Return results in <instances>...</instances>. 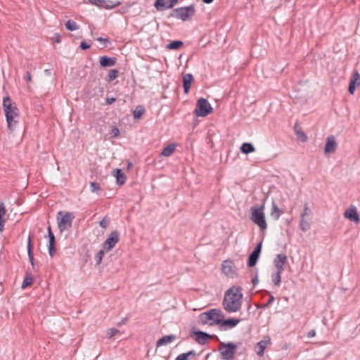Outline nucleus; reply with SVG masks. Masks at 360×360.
Returning a JSON list of instances; mask_svg holds the SVG:
<instances>
[{
    "instance_id": "obj_45",
    "label": "nucleus",
    "mask_w": 360,
    "mask_h": 360,
    "mask_svg": "<svg viewBox=\"0 0 360 360\" xmlns=\"http://www.w3.org/2000/svg\"><path fill=\"white\" fill-rule=\"evenodd\" d=\"M262 242H260L259 243H258L257 245V246L255 248L254 250L252 251V252L254 253H256L257 255H260V252H261V250H262Z\"/></svg>"
},
{
    "instance_id": "obj_20",
    "label": "nucleus",
    "mask_w": 360,
    "mask_h": 360,
    "mask_svg": "<svg viewBox=\"0 0 360 360\" xmlns=\"http://www.w3.org/2000/svg\"><path fill=\"white\" fill-rule=\"evenodd\" d=\"M240 321V319H221V322L219 323L220 326H228L229 328H233L236 327Z\"/></svg>"
},
{
    "instance_id": "obj_55",
    "label": "nucleus",
    "mask_w": 360,
    "mask_h": 360,
    "mask_svg": "<svg viewBox=\"0 0 360 360\" xmlns=\"http://www.w3.org/2000/svg\"><path fill=\"white\" fill-rule=\"evenodd\" d=\"M97 41H106V42H108V39H104V38H102V37H98L96 39Z\"/></svg>"
},
{
    "instance_id": "obj_27",
    "label": "nucleus",
    "mask_w": 360,
    "mask_h": 360,
    "mask_svg": "<svg viewBox=\"0 0 360 360\" xmlns=\"http://www.w3.org/2000/svg\"><path fill=\"white\" fill-rule=\"evenodd\" d=\"M240 150L244 154H249L255 151V148L250 143H244L240 147Z\"/></svg>"
},
{
    "instance_id": "obj_49",
    "label": "nucleus",
    "mask_w": 360,
    "mask_h": 360,
    "mask_svg": "<svg viewBox=\"0 0 360 360\" xmlns=\"http://www.w3.org/2000/svg\"><path fill=\"white\" fill-rule=\"evenodd\" d=\"M99 224L102 228L105 229L109 224V221L103 219L100 221Z\"/></svg>"
},
{
    "instance_id": "obj_43",
    "label": "nucleus",
    "mask_w": 360,
    "mask_h": 360,
    "mask_svg": "<svg viewBox=\"0 0 360 360\" xmlns=\"http://www.w3.org/2000/svg\"><path fill=\"white\" fill-rule=\"evenodd\" d=\"M90 187H91V191L94 193L100 190V186H99L98 184L95 183V182H91Z\"/></svg>"
},
{
    "instance_id": "obj_53",
    "label": "nucleus",
    "mask_w": 360,
    "mask_h": 360,
    "mask_svg": "<svg viewBox=\"0 0 360 360\" xmlns=\"http://www.w3.org/2000/svg\"><path fill=\"white\" fill-rule=\"evenodd\" d=\"M259 282V280H258V278H257V275H256L252 279V283L254 285H255L256 284H257Z\"/></svg>"
},
{
    "instance_id": "obj_2",
    "label": "nucleus",
    "mask_w": 360,
    "mask_h": 360,
    "mask_svg": "<svg viewBox=\"0 0 360 360\" xmlns=\"http://www.w3.org/2000/svg\"><path fill=\"white\" fill-rule=\"evenodd\" d=\"M3 109L6 118L8 129L13 131L18 123L19 114L16 104L8 96L3 99Z\"/></svg>"
},
{
    "instance_id": "obj_34",
    "label": "nucleus",
    "mask_w": 360,
    "mask_h": 360,
    "mask_svg": "<svg viewBox=\"0 0 360 360\" xmlns=\"http://www.w3.org/2000/svg\"><path fill=\"white\" fill-rule=\"evenodd\" d=\"M144 112H145V109L143 106H141V105L137 106L133 112L134 119L141 118V116L143 115Z\"/></svg>"
},
{
    "instance_id": "obj_8",
    "label": "nucleus",
    "mask_w": 360,
    "mask_h": 360,
    "mask_svg": "<svg viewBox=\"0 0 360 360\" xmlns=\"http://www.w3.org/2000/svg\"><path fill=\"white\" fill-rule=\"evenodd\" d=\"M236 345L232 342L221 343L219 348L221 359L224 360H232L236 351Z\"/></svg>"
},
{
    "instance_id": "obj_28",
    "label": "nucleus",
    "mask_w": 360,
    "mask_h": 360,
    "mask_svg": "<svg viewBox=\"0 0 360 360\" xmlns=\"http://www.w3.org/2000/svg\"><path fill=\"white\" fill-rule=\"evenodd\" d=\"M310 219H307V218H301L300 222V229L305 232L308 231L311 227V223H310Z\"/></svg>"
},
{
    "instance_id": "obj_15",
    "label": "nucleus",
    "mask_w": 360,
    "mask_h": 360,
    "mask_svg": "<svg viewBox=\"0 0 360 360\" xmlns=\"http://www.w3.org/2000/svg\"><path fill=\"white\" fill-rule=\"evenodd\" d=\"M193 333L195 336V341L200 345H205L212 337L211 335L201 330L194 331Z\"/></svg>"
},
{
    "instance_id": "obj_38",
    "label": "nucleus",
    "mask_w": 360,
    "mask_h": 360,
    "mask_svg": "<svg viewBox=\"0 0 360 360\" xmlns=\"http://www.w3.org/2000/svg\"><path fill=\"white\" fill-rule=\"evenodd\" d=\"M155 8L159 11H163L167 8L166 0H156L155 3Z\"/></svg>"
},
{
    "instance_id": "obj_24",
    "label": "nucleus",
    "mask_w": 360,
    "mask_h": 360,
    "mask_svg": "<svg viewBox=\"0 0 360 360\" xmlns=\"http://www.w3.org/2000/svg\"><path fill=\"white\" fill-rule=\"evenodd\" d=\"M6 213V207L4 202H0V232L4 229L5 219L4 217Z\"/></svg>"
},
{
    "instance_id": "obj_52",
    "label": "nucleus",
    "mask_w": 360,
    "mask_h": 360,
    "mask_svg": "<svg viewBox=\"0 0 360 360\" xmlns=\"http://www.w3.org/2000/svg\"><path fill=\"white\" fill-rule=\"evenodd\" d=\"M115 101V98L113 97L106 98V104L111 105Z\"/></svg>"
},
{
    "instance_id": "obj_11",
    "label": "nucleus",
    "mask_w": 360,
    "mask_h": 360,
    "mask_svg": "<svg viewBox=\"0 0 360 360\" xmlns=\"http://www.w3.org/2000/svg\"><path fill=\"white\" fill-rule=\"evenodd\" d=\"M288 261V257L285 254H278L274 259V265L276 268V271L283 272L284 266Z\"/></svg>"
},
{
    "instance_id": "obj_9",
    "label": "nucleus",
    "mask_w": 360,
    "mask_h": 360,
    "mask_svg": "<svg viewBox=\"0 0 360 360\" xmlns=\"http://www.w3.org/2000/svg\"><path fill=\"white\" fill-rule=\"evenodd\" d=\"M120 240V233L115 230L110 233L103 244V248L106 251L111 250Z\"/></svg>"
},
{
    "instance_id": "obj_14",
    "label": "nucleus",
    "mask_w": 360,
    "mask_h": 360,
    "mask_svg": "<svg viewBox=\"0 0 360 360\" xmlns=\"http://www.w3.org/2000/svg\"><path fill=\"white\" fill-rule=\"evenodd\" d=\"M271 343L270 338L266 336L263 340H260L257 342L255 347V352L259 356H262L264 355V352L266 348L267 345Z\"/></svg>"
},
{
    "instance_id": "obj_25",
    "label": "nucleus",
    "mask_w": 360,
    "mask_h": 360,
    "mask_svg": "<svg viewBox=\"0 0 360 360\" xmlns=\"http://www.w3.org/2000/svg\"><path fill=\"white\" fill-rule=\"evenodd\" d=\"M27 255H28V258H29L30 262L31 263L32 267L34 268L35 264H34V255H33V252H32V240H31L30 236L29 237L28 242H27Z\"/></svg>"
},
{
    "instance_id": "obj_5",
    "label": "nucleus",
    "mask_w": 360,
    "mask_h": 360,
    "mask_svg": "<svg viewBox=\"0 0 360 360\" xmlns=\"http://www.w3.org/2000/svg\"><path fill=\"white\" fill-rule=\"evenodd\" d=\"M195 13V8L193 5L180 7L172 10L171 16L183 21L189 20Z\"/></svg>"
},
{
    "instance_id": "obj_33",
    "label": "nucleus",
    "mask_w": 360,
    "mask_h": 360,
    "mask_svg": "<svg viewBox=\"0 0 360 360\" xmlns=\"http://www.w3.org/2000/svg\"><path fill=\"white\" fill-rule=\"evenodd\" d=\"M183 46V41H173L167 45V48L171 50L179 49Z\"/></svg>"
},
{
    "instance_id": "obj_23",
    "label": "nucleus",
    "mask_w": 360,
    "mask_h": 360,
    "mask_svg": "<svg viewBox=\"0 0 360 360\" xmlns=\"http://www.w3.org/2000/svg\"><path fill=\"white\" fill-rule=\"evenodd\" d=\"M284 212L279 209L278 207L276 205L274 201L272 202L271 205V216L273 217L275 220H278L280 217V216Z\"/></svg>"
},
{
    "instance_id": "obj_7",
    "label": "nucleus",
    "mask_w": 360,
    "mask_h": 360,
    "mask_svg": "<svg viewBox=\"0 0 360 360\" xmlns=\"http://www.w3.org/2000/svg\"><path fill=\"white\" fill-rule=\"evenodd\" d=\"M212 107L204 98L198 100L194 114L198 117H205L212 112Z\"/></svg>"
},
{
    "instance_id": "obj_29",
    "label": "nucleus",
    "mask_w": 360,
    "mask_h": 360,
    "mask_svg": "<svg viewBox=\"0 0 360 360\" xmlns=\"http://www.w3.org/2000/svg\"><path fill=\"white\" fill-rule=\"evenodd\" d=\"M195 354L194 350H191L186 353L180 354L176 357L175 360H188L191 357H194Z\"/></svg>"
},
{
    "instance_id": "obj_51",
    "label": "nucleus",
    "mask_w": 360,
    "mask_h": 360,
    "mask_svg": "<svg viewBox=\"0 0 360 360\" xmlns=\"http://www.w3.org/2000/svg\"><path fill=\"white\" fill-rule=\"evenodd\" d=\"M315 335H316V330L314 329H311L307 333V337L309 338H314V337H315Z\"/></svg>"
},
{
    "instance_id": "obj_44",
    "label": "nucleus",
    "mask_w": 360,
    "mask_h": 360,
    "mask_svg": "<svg viewBox=\"0 0 360 360\" xmlns=\"http://www.w3.org/2000/svg\"><path fill=\"white\" fill-rule=\"evenodd\" d=\"M177 1H178V0H166V4H167L166 7L167 8H171L177 3Z\"/></svg>"
},
{
    "instance_id": "obj_36",
    "label": "nucleus",
    "mask_w": 360,
    "mask_h": 360,
    "mask_svg": "<svg viewBox=\"0 0 360 360\" xmlns=\"http://www.w3.org/2000/svg\"><path fill=\"white\" fill-rule=\"evenodd\" d=\"M65 25V27L70 31H75L79 29V25L75 21L70 20H68Z\"/></svg>"
},
{
    "instance_id": "obj_32",
    "label": "nucleus",
    "mask_w": 360,
    "mask_h": 360,
    "mask_svg": "<svg viewBox=\"0 0 360 360\" xmlns=\"http://www.w3.org/2000/svg\"><path fill=\"white\" fill-rule=\"evenodd\" d=\"M283 272L276 271L271 275V279L275 285L278 286L281 282V274Z\"/></svg>"
},
{
    "instance_id": "obj_40",
    "label": "nucleus",
    "mask_w": 360,
    "mask_h": 360,
    "mask_svg": "<svg viewBox=\"0 0 360 360\" xmlns=\"http://www.w3.org/2000/svg\"><path fill=\"white\" fill-rule=\"evenodd\" d=\"M294 129H295V131L296 134L297 135L298 138H300L303 142L307 141V135L302 131L297 129V125H295L294 127Z\"/></svg>"
},
{
    "instance_id": "obj_56",
    "label": "nucleus",
    "mask_w": 360,
    "mask_h": 360,
    "mask_svg": "<svg viewBox=\"0 0 360 360\" xmlns=\"http://www.w3.org/2000/svg\"><path fill=\"white\" fill-rule=\"evenodd\" d=\"M214 0H202V1L205 4H211Z\"/></svg>"
},
{
    "instance_id": "obj_30",
    "label": "nucleus",
    "mask_w": 360,
    "mask_h": 360,
    "mask_svg": "<svg viewBox=\"0 0 360 360\" xmlns=\"http://www.w3.org/2000/svg\"><path fill=\"white\" fill-rule=\"evenodd\" d=\"M259 255L252 252L248 257V266L252 267V266H255V264H257V262L259 259Z\"/></svg>"
},
{
    "instance_id": "obj_6",
    "label": "nucleus",
    "mask_w": 360,
    "mask_h": 360,
    "mask_svg": "<svg viewBox=\"0 0 360 360\" xmlns=\"http://www.w3.org/2000/svg\"><path fill=\"white\" fill-rule=\"evenodd\" d=\"M74 219V215L70 212H65L63 213L62 211H60L58 213L57 221H58V226L60 232H63L70 229L72 227V220Z\"/></svg>"
},
{
    "instance_id": "obj_17",
    "label": "nucleus",
    "mask_w": 360,
    "mask_h": 360,
    "mask_svg": "<svg viewBox=\"0 0 360 360\" xmlns=\"http://www.w3.org/2000/svg\"><path fill=\"white\" fill-rule=\"evenodd\" d=\"M360 85V75L358 72H354L352 78L350 79L348 91L350 94H353L356 86Z\"/></svg>"
},
{
    "instance_id": "obj_22",
    "label": "nucleus",
    "mask_w": 360,
    "mask_h": 360,
    "mask_svg": "<svg viewBox=\"0 0 360 360\" xmlns=\"http://www.w3.org/2000/svg\"><path fill=\"white\" fill-rule=\"evenodd\" d=\"M115 172L117 184L119 186L124 185L127 179L125 174L120 169H116Z\"/></svg>"
},
{
    "instance_id": "obj_39",
    "label": "nucleus",
    "mask_w": 360,
    "mask_h": 360,
    "mask_svg": "<svg viewBox=\"0 0 360 360\" xmlns=\"http://www.w3.org/2000/svg\"><path fill=\"white\" fill-rule=\"evenodd\" d=\"M312 214L311 210L309 208L307 203H304L303 212L301 214V218L310 217Z\"/></svg>"
},
{
    "instance_id": "obj_16",
    "label": "nucleus",
    "mask_w": 360,
    "mask_h": 360,
    "mask_svg": "<svg viewBox=\"0 0 360 360\" xmlns=\"http://www.w3.org/2000/svg\"><path fill=\"white\" fill-rule=\"evenodd\" d=\"M344 217L355 223H358L359 221V214L356 207H349V209L346 210L344 213Z\"/></svg>"
},
{
    "instance_id": "obj_12",
    "label": "nucleus",
    "mask_w": 360,
    "mask_h": 360,
    "mask_svg": "<svg viewBox=\"0 0 360 360\" xmlns=\"http://www.w3.org/2000/svg\"><path fill=\"white\" fill-rule=\"evenodd\" d=\"M221 271L223 274L230 278H234L236 276V272L233 269V263L231 261H224L221 264Z\"/></svg>"
},
{
    "instance_id": "obj_19",
    "label": "nucleus",
    "mask_w": 360,
    "mask_h": 360,
    "mask_svg": "<svg viewBox=\"0 0 360 360\" xmlns=\"http://www.w3.org/2000/svg\"><path fill=\"white\" fill-rule=\"evenodd\" d=\"M193 80V77L190 73L186 74L183 76V86L185 94L188 93Z\"/></svg>"
},
{
    "instance_id": "obj_10",
    "label": "nucleus",
    "mask_w": 360,
    "mask_h": 360,
    "mask_svg": "<svg viewBox=\"0 0 360 360\" xmlns=\"http://www.w3.org/2000/svg\"><path fill=\"white\" fill-rule=\"evenodd\" d=\"M91 5L98 6L105 9H112L120 6V1H114L111 0H88Z\"/></svg>"
},
{
    "instance_id": "obj_57",
    "label": "nucleus",
    "mask_w": 360,
    "mask_h": 360,
    "mask_svg": "<svg viewBox=\"0 0 360 360\" xmlns=\"http://www.w3.org/2000/svg\"><path fill=\"white\" fill-rule=\"evenodd\" d=\"M45 72H46L47 75H50V74H51V72H50V71H49V70H45Z\"/></svg>"
},
{
    "instance_id": "obj_21",
    "label": "nucleus",
    "mask_w": 360,
    "mask_h": 360,
    "mask_svg": "<svg viewBox=\"0 0 360 360\" xmlns=\"http://www.w3.org/2000/svg\"><path fill=\"white\" fill-rule=\"evenodd\" d=\"M176 339V336L175 335H165L157 341L156 346L158 347L165 345H167Z\"/></svg>"
},
{
    "instance_id": "obj_41",
    "label": "nucleus",
    "mask_w": 360,
    "mask_h": 360,
    "mask_svg": "<svg viewBox=\"0 0 360 360\" xmlns=\"http://www.w3.org/2000/svg\"><path fill=\"white\" fill-rule=\"evenodd\" d=\"M104 249L103 250H101L100 251H98V252L96 255L95 256V260H96V264H100L102 259H103V257L104 256Z\"/></svg>"
},
{
    "instance_id": "obj_46",
    "label": "nucleus",
    "mask_w": 360,
    "mask_h": 360,
    "mask_svg": "<svg viewBox=\"0 0 360 360\" xmlns=\"http://www.w3.org/2000/svg\"><path fill=\"white\" fill-rule=\"evenodd\" d=\"M79 47L82 49V50H86V49H88L89 48L91 47V44H89L86 41H82L80 43V46Z\"/></svg>"
},
{
    "instance_id": "obj_18",
    "label": "nucleus",
    "mask_w": 360,
    "mask_h": 360,
    "mask_svg": "<svg viewBox=\"0 0 360 360\" xmlns=\"http://www.w3.org/2000/svg\"><path fill=\"white\" fill-rule=\"evenodd\" d=\"M117 58L106 56L100 57L99 64L103 68L112 67L116 64Z\"/></svg>"
},
{
    "instance_id": "obj_1",
    "label": "nucleus",
    "mask_w": 360,
    "mask_h": 360,
    "mask_svg": "<svg viewBox=\"0 0 360 360\" xmlns=\"http://www.w3.org/2000/svg\"><path fill=\"white\" fill-rule=\"evenodd\" d=\"M242 300V288L233 286L228 289L224 294L222 302L223 307L229 313L237 312L241 308Z\"/></svg>"
},
{
    "instance_id": "obj_50",
    "label": "nucleus",
    "mask_w": 360,
    "mask_h": 360,
    "mask_svg": "<svg viewBox=\"0 0 360 360\" xmlns=\"http://www.w3.org/2000/svg\"><path fill=\"white\" fill-rule=\"evenodd\" d=\"M275 298L273 295H270L269 299L268 302L264 304V307H268L270 306V304L274 301Z\"/></svg>"
},
{
    "instance_id": "obj_42",
    "label": "nucleus",
    "mask_w": 360,
    "mask_h": 360,
    "mask_svg": "<svg viewBox=\"0 0 360 360\" xmlns=\"http://www.w3.org/2000/svg\"><path fill=\"white\" fill-rule=\"evenodd\" d=\"M119 333V330L115 328H110L107 331V335L109 338L115 336L116 334Z\"/></svg>"
},
{
    "instance_id": "obj_35",
    "label": "nucleus",
    "mask_w": 360,
    "mask_h": 360,
    "mask_svg": "<svg viewBox=\"0 0 360 360\" xmlns=\"http://www.w3.org/2000/svg\"><path fill=\"white\" fill-rule=\"evenodd\" d=\"M55 245H56V238H54V240L49 239L48 248H49V254L51 257H53L54 255V254L56 253V250Z\"/></svg>"
},
{
    "instance_id": "obj_26",
    "label": "nucleus",
    "mask_w": 360,
    "mask_h": 360,
    "mask_svg": "<svg viewBox=\"0 0 360 360\" xmlns=\"http://www.w3.org/2000/svg\"><path fill=\"white\" fill-rule=\"evenodd\" d=\"M176 148V144L171 143L165 147L161 153V155L165 157H169L173 154Z\"/></svg>"
},
{
    "instance_id": "obj_3",
    "label": "nucleus",
    "mask_w": 360,
    "mask_h": 360,
    "mask_svg": "<svg viewBox=\"0 0 360 360\" xmlns=\"http://www.w3.org/2000/svg\"><path fill=\"white\" fill-rule=\"evenodd\" d=\"M224 315L220 309H212L199 315V322L202 325H219L221 319H224Z\"/></svg>"
},
{
    "instance_id": "obj_48",
    "label": "nucleus",
    "mask_w": 360,
    "mask_h": 360,
    "mask_svg": "<svg viewBox=\"0 0 360 360\" xmlns=\"http://www.w3.org/2000/svg\"><path fill=\"white\" fill-rule=\"evenodd\" d=\"M47 232H48L49 239L54 240L55 236L52 232L51 226H49V227L47 229Z\"/></svg>"
},
{
    "instance_id": "obj_54",
    "label": "nucleus",
    "mask_w": 360,
    "mask_h": 360,
    "mask_svg": "<svg viewBox=\"0 0 360 360\" xmlns=\"http://www.w3.org/2000/svg\"><path fill=\"white\" fill-rule=\"evenodd\" d=\"M25 79L27 81V82H30L31 81V75L29 72H27L26 73V77H25Z\"/></svg>"
},
{
    "instance_id": "obj_4",
    "label": "nucleus",
    "mask_w": 360,
    "mask_h": 360,
    "mask_svg": "<svg viewBox=\"0 0 360 360\" xmlns=\"http://www.w3.org/2000/svg\"><path fill=\"white\" fill-rule=\"evenodd\" d=\"M264 210V204H262L260 207H251L250 219L262 231L266 230L267 228Z\"/></svg>"
},
{
    "instance_id": "obj_31",
    "label": "nucleus",
    "mask_w": 360,
    "mask_h": 360,
    "mask_svg": "<svg viewBox=\"0 0 360 360\" xmlns=\"http://www.w3.org/2000/svg\"><path fill=\"white\" fill-rule=\"evenodd\" d=\"M119 75V71L116 69H111L108 74L106 81L110 82L115 79Z\"/></svg>"
},
{
    "instance_id": "obj_47",
    "label": "nucleus",
    "mask_w": 360,
    "mask_h": 360,
    "mask_svg": "<svg viewBox=\"0 0 360 360\" xmlns=\"http://www.w3.org/2000/svg\"><path fill=\"white\" fill-rule=\"evenodd\" d=\"M111 134H112L113 137H117L120 134V130L117 127H114L111 129Z\"/></svg>"
},
{
    "instance_id": "obj_13",
    "label": "nucleus",
    "mask_w": 360,
    "mask_h": 360,
    "mask_svg": "<svg viewBox=\"0 0 360 360\" xmlns=\"http://www.w3.org/2000/svg\"><path fill=\"white\" fill-rule=\"evenodd\" d=\"M337 142L334 136H329L326 139V143L324 148V153L329 154L335 151L337 148Z\"/></svg>"
},
{
    "instance_id": "obj_37",
    "label": "nucleus",
    "mask_w": 360,
    "mask_h": 360,
    "mask_svg": "<svg viewBox=\"0 0 360 360\" xmlns=\"http://www.w3.org/2000/svg\"><path fill=\"white\" fill-rule=\"evenodd\" d=\"M33 278L31 274H27L22 283V288L24 289L32 283Z\"/></svg>"
}]
</instances>
